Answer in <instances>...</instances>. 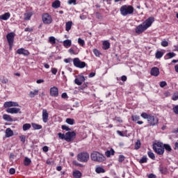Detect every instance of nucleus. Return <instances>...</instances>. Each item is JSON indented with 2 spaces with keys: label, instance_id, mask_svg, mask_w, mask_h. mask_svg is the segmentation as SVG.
Wrapping results in <instances>:
<instances>
[{
  "label": "nucleus",
  "instance_id": "1",
  "mask_svg": "<svg viewBox=\"0 0 178 178\" xmlns=\"http://www.w3.org/2000/svg\"><path fill=\"white\" fill-rule=\"evenodd\" d=\"M155 22V19L154 17H150L147 19L142 24H139L136 29V34H141L144 33L147 29L151 27L152 26V23Z\"/></svg>",
  "mask_w": 178,
  "mask_h": 178
},
{
  "label": "nucleus",
  "instance_id": "2",
  "mask_svg": "<svg viewBox=\"0 0 178 178\" xmlns=\"http://www.w3.org/2000/svg\"><path fill=\"white\" fill-rule=\"evenodd\" d=\"M140 116L143 119H147L149 126H156V124H158V122H159L158 117L147 114V113H143Z\"/></svg>",
  "mask_w": 178,
  "mask_h": 178
},
{
  "label": "nucleus",
  "instance_id": "3",
  "mask_svg": "<svg viewBox=\"0 0 178 178\" xmlns=\"http://www.w3.org/2000/svg\"><path fill=\"white\" fill-rule=\"evenodd\" d=\"M120 12L122 16H129V15H133L134 13V8L133 6L124 5L120 7Z\"/></svg>",
  "mask_w": 178,
  "mask_h": 178
},
{
  "label": "nucleus",
  "instance_id": "4",
  "mask_svg": "<svg viewBox=\"0 0 178 178\" xmlns=\"http://www.w3.org/2000/svg\"><path fill=\"white\" fill-rule=\"evenodd\" d=\"M90 158L94 162H104L106 160L105 156L98 152H93L90 155Z\"/></svg>",
  "mask_w": 178,
  "mask_h": 178
},
{
  "label": "nucleus",
  "instance_id": "5",
  "mask_svg": "<svg viewBox=\"0 0 178 178\" xmlns=\"http://www.w3.org/2000/svg\"><path fill=\"white\" fill-rule=\"evenodd\" d=\"M162 145H163V144L161 142L155 143L153 145V149L156 154H158V155H163V153L165 152V148H163Z\"/></svg>",
  "mask_w": 178,
  "mask_h": 178
},
{
  "label": "nucleus",
  "instance_id": "6",
  "mask_svg": "<svg viewBox=\"0 0 178 178\" xmlns=\"http://www.w3.org/2000/svg\"><path fill=\"white\" fill-rule=\"evenodd\" d=\"M90 159V154L86 152H82L77 155V161L79 162H88Z\"/></svg>",
  "mask_w": 178,
  "mask_h": 178
},
{
  "label": "nucleus",
  "instance_id": "7",
  "mask_svg": "<svg viewBox=\"0 0 178 178\" xmlns=\"http://www.w3.org/2000/svg\"><path fill=\"white\" fill-rule=\"evenodd\" d=\"M73 63L74 66H75V67H79V69H84V67L87 66V63H86V62L80 60V58H74Z\"/></svg>",
  "mask_w": 178,
  "mask_h": 178
},
{
  "label": "nucleus",
  "instance_id": "8",
  "mask_svg": "<svg viewBox=\"0 0 178 178\" xmlns=\"http://www.w3.org/2000/svg\"><path fill=\"white\" fill-rule=\"evenodd\" d=\"M15 33L11 32L6 35L7 41L8 42L10 49L13 47V42L15 41Z\"/></svg>",
  "mask_w": 178,
  "mask_h": 178
},
{
  "label": "nucleus",
  "instance_id": "9",
  "mask_svg": "<svg viewBox=\"0 0 178 178\" xmlns=\"http://www.w3.org/2000/svg\"><path fill=\"white\" fill-rule=\"evenodd\" d=\"M42 20L44 24H51L52 23V17L48 13H44L42 15Z\"/></svg>",
  "mask_w": 178,
  "mask_h": 178
},
{
  "label": "nucleus",
  "instance_id": "10",
  "mask_svg": "<svg viewBox=\"0 0 178 178\" xmlns=\"http://www.w3.org/2000/svg\"><path fill=\"white\" fill-rule=\"evenodd\" d=\"M74 138H76V133L74 131H68L65 134V141L70 143V141H73Z\"/></svg>",
  "mask_w": 178,
  "mask_h": 178
},
{
  "label": "nucleus",
  "instance_id": "11",
  "mask_svg": "<svg viewBox=\"0 0 178 178\" xmlns=\"http://www.w3.org/2000/svg\"><path fill=\"white\" fill-rule=\"evenodd\" d=\"M50 95L51 97H58L59 95V90L56 87L54 86L50 88Z\"/></svg>",
  "mask_w": 178,
  "mask_h": 178
},
{
  "label": "nucleus",
  "instance_id": "12",
  "mask_svg": "<svg viewBox=\"0 0 178 178\" xmlns=\"http://www.w3.org/2000/svg\"><path fill=\"white\" fill-rule=\"evenodd\" d=\"M4 108H11L12 106H19V103L16 102H6L3 104Z\"/></svg>",
  "mask_w": 178,
  "mask_h": 178
},
{
  "label": "nucleus",
  "instance_id": "13",
  "mask_svg": "<svg viewBox=\"0 0 178 178\" xmlns=\"http://www.w3.org/2000/svg\"><path fill=\"white\" fill-rule=\"evenodd\" d=\"M17 54H18V55H24V56H29V55H30L29 50H26L24 48L18 49Z\"/></svg>",
  "mask_w": 178,
  "mask_h": 178
},
{
  "label": "nucleus",
  "instance_id": "14",
  "mask_svg": "<svg viewBox=\"0 0 178 178\" xmlns=\"http://www.w3.org/2000/svg\"><path fill=\"white\" fill-rule=\"evenodd\" d=\"M42 118L44 123H47L48 122V118H49V114L48 113L47 109L42 110Z\"/></svg>",
  "mask_w": 178,
  "mask_h": 178
},
{
  "label": "nucleus",
  "instance_id": "15",
  "mask_svg": "<svg viewBox=\"0 0 178 178\" xmlns=\"http://www.w3.org/2000/svg\"><path fill=\"white\" fill-rule=\"evenodd\" d=\"M21 109L19 108H16V107H14V108H8L6 109V112L8 113H22V112H20Z\"/></svg>",
  "mask_w": 178,
  "mask_h": 178
},
{
  "label": "nucleus",
  "instance_id": "16",
  "mask_svg": "<svg viewBox=\"0 0 178 178\" xmlns=\"http://www.w3.org/2000/svg\"><path fill=\"white\" fill-rule=\"evenodd\" d=\"M150 74L154 76V77H158V76H159V68L156 67L152 68Z\"/></svg>",
  "mask_w": 178,
  "mask_h": 178
},
{
  "label": "nucleus",
  "instance_id": "17",
  "mask_svg": "<svg viewBox=\"0 0 178 178\" xmlns=\"http://www.w3.org/2000/svg\"><path fill=\"white\" fill-rule=\"evenodd\" d=\"M10 17V13H5L4 14L0 15V20H8Z\"/></svg>",
  "mask_w": 178,
  "mask_h": 178
},
{
  "label": "nucleus",
  "instance_id": "18",
  "mask_svg": "<svg viewBox=\"0 0 178 178\" xmlns=\"http://www.w3.org/2000/svg\"><path fill=\"white\" fill-rule=\"evenodd\" d=\"M6 137L9 138V137H13V131L10 128H7L6 129Z\"/></svg>",
  "mask_w": 178,
  "mask_h": 178
},
{
  "label": "nucleus",
  "instance_id": "19",
  "mask_svg": "<svg viewBox=\"0 0 178 178\" xmlns=\"http://www.w3.org/2000/svg\"><path fill=\"white\" fill-rule=\"evenodd\" d=\"M73 26V22L70 21L65 23V31L67 32L70 31L72 30V26Z\"/></svg>",
  "mask_w": 178,
  "mask_h": 178
},
{
  "label": "nucleus",
  "instance_id": "20",
  "mask_svg": "<svg viewBox=\"0 0 178 178\" xmlns=\"http://www.w3.org/2000/svg\"><path fill=\"white\" fill-rule=\"evenodd\" d=\"M65 48H70L72 47V41L70 40H65L63 42Z\"/></svg>",
  "mask_w": 178,
  "mask_h": 178
},
{
  "label": "nucleus",
  "instance_id": "21",
  "mask_svg": "<svg viewBox=\"0 0 178 178\" xmlns=\"http://www.w3.org/2000/svg\"><path fill=\"white\" fill-rule=\"evenodd\" d=\"M39 90L37 89H35L34 90H32L29 92V97L30 98H34L35 95H38Z\"/></svg>",
  "mask_w": 178,
  "mask_h": 178
},
{
  "label": "nucleus",
  "instance_id": "22",
  "mask_svg": "<svg viewBox=\"0 0 178 178\" xmlns=\"http://www.w3.org/2000/svg\"><path fill=\"white\" fill-rule=\"evenodd\" d=\"M3 120H6V122H13V118L8 114H4L3 115Z\"/></svg>",
  "mask_w": 178,
  "mask_h": 178
},
{
  "label": "nucleus",
  "instance_id": "23",
  "mask_svg": "<svg viewBox=\"0 0 178 178\" xmlns=\"http://www.w3.org/2000/svg\"><path fill=\"white\" fill-rule=\"evenodd\" d=\"M111 48V43L108 40H105L103 42V49H109Z\"/></svg>",
  "mask_w": 178,
  "mask_h": 178
},
{
  "label": "nucleus",
  "instance_id": "24",
  "mask_svg": "<svg viewBox=\"0 0 178 178\" xmlns=\"http://www.w3.org/2000/svg\"><path fill=\"white\" fill-rule=\"evenodd\" d=\"M105 155L106 156H107V158H111V155H115V150H113V149H111V150H107L105 152Z\"/></svg>",
  "mask_w": 178,
  "mask_h": 178
},
{
  "label": "nucleus",
  "instance_id": "25",
  "mask_svg": "<svg viewBox=\"0 0 178 178\" xmlns=\"http://www.w3.org/2000/svg\"><path fill=\"white\" fill-rule=\"evenodd\" d=\"M52 8H54V9H58V8H60V1L58 0H56L54 2L52 3Z\"/></svg>",
  "mask_w": 178,
  "mask_h": 178
},
{
  "label": "nucleus",
  "instance_id": "26",
  "mask_svg": "<svg viewBox=\"0 0 178 178\" xmlns=\"http://www.w3.org/2000/svg\"><path fill=\"white\" fill-rule=\"evenodd\" d=\"M31 16H33V13L27 12L24 15V20H30L31 19Z\"/></svg>",
  "mask_w": 178,
  "mask_h": 178
},
{
  "label": "nucleus",
  "instance_id": "27",
  "mask_svg": "<svg viewBox=\"0 0 178 178\" xmlns=\"http://www.w3.org/2000/svg\"><path fill=\"white\" fill-rule=\"evenodd\" d=\"M32 127L34 129V130H41L42 129V126L38 124L33 122L32 124Z\"/></svg>",
  "mask_w": 178,
  "mask_h": 178
},
{
  "label": "nucleus",
  "instance_id": "28",
  "mask_svg": "<svg viewBox=\"0 0 178 178\" xmlns=\"http://www.w3.org/2000/svg\"><path fill=\"white\" fill-rule=\"evenodd\" d=\"M22 129L24 131H27V130H30L31 129V124L29 123L24 124Z\"/></svg>",
  "mask_w": 178,
  "mask_h": 178
},
{
  "label": "nucleus",
  "instance_id": "29",
  "mask_svg": "<svg viewBox=\"0 0 178 178\" xmlns=\"http://www.w3.org/2000/svg\"><path fill=\"white\" fill-rule=\"evenodd\" d=\"M141 147V140L140 139L137 140V141L135 143L134 149H140Z\"/></svg>",
  "mask_w": 178,
  "mask_h": 178
},
{
  "label": "nucleus",
  "instance_id": "30",
  "mask_svg": "<svg viewBox=\"0 0 178 178\" xmlns=\"http://www.w3.org/2000/svg\"><path fill=\"white\" fill-rule=\"evenodd\" d=\"M73 176L75 178H80L81 177V172L79 170H75L73 172Z\"/></svg>",
  "mask_w": 178,
  "mask_h": 178
},
{
  "label": "nucleus",
  "instance_id": "31",
  "mask_svg": "<svg viewBox=\"0 0 178 178\" xmlns=\"http://www.w3.org/2000/svg\"><path fill=\"white\" fill-rule=\"evenodd\" d=\"M49 42L50 44H51L52 45L56 44V38H55V37H54V36H50L49 38Z\"/></svg>",
  "mask_w": 178,
  "mask_h": 178
},
{
  "label": "nucleus",
  "instance_id": "32",
  "mask_svg": "<svg viewBox=\"0 0 178 178\" xmlns=\"http://www.w3.org/2000/svg\"><path fill=\"white\" fill-rule=\"evenodd\" d=\"M176 56V54L175 53H168L165 56V59H172V58H175Z\"/></svg>",
  "mask_w": 178,
  "mask_h": 178
},
{
  "label": "nucleus",
  "instance_id": "33",
  "mask_svg": "<svg viewBox=\"0 0 178 178\" xmlns=\"http://www.w3.org/2000/svg\"><path fill=\"white\" fill-rule=\"evenodd\" d=\"M65 122L66 123H67V124H70L71 126H73V124H74L75 123L74 119H72V118H67Z\"/></svg>",
  "mask_w": 178,
  "mask_h": 178
},
{
  "label": "nucleus",
  "instance_id": "34",
  "mask_svg": "<svg viewBox=\"0 0 178 178\" xmlns=\"http://www.w3.org/2000/svg\"><path fill=\"white\" fill-rule=\"evenodd\" d=\"M24 163L25 166H29L31 163V160L29 157H25Z\"/></svg>",
  "mask_w": 178,
  "mask_h": 178
},
{
  "label": "nucleus",
  "instance_id": "35",
  "mask_svg": "<svg viewBox=\"0 0 178 178\" xmlns=\"http://www.w3.org/2000/svg\"><path fill=\"white\" fill-rule=\"evenodd\" d=\"M96 173H105V170L102 167H97L95 169Z\"/></svg>",
  "mask_w": 178,
  "mask_h": 178
},
{
  "label": "nucleus",
  "instance_id": "36",
  "mask_svg": "<svg viewBox=\"0 0 178 178\" xmlns=\"http://www.w3.org/2000/svg\"><path fill=\"white\" fill-rule=\"evenodd\" d=\"M78 44H79L81 47H84L86 45V42L84 41V40L81 39V38H79Z\"/></svg>",
  "mask_w": 178,
  "mask_h": 178
},
{
  "label": "nucleus",
  "instance_id": "37",
  "mask_svg": "<svg viewBox=\"0 0 178 178\" xmlns=\"http://www.w3.org/2000/svg\"><path fill=\"white\" fill-rule=\"evenodd\" d=\"M163 56V52L159 51L156 53V59H161V58H162Z\"/></svg>",
  "mask_w": 178,
  "mask_h": 178
},
{
  "label": "nucleus",
  "instance_id": "38",
  "mask_svg": "<svg viewBox=\"0 0 178 178\" xmlns=\"http://www.w3.org/2000/svg\"><path fill=\"white\" fill-rule=\"evenodd\" d=\"M0 81L1 83H2L3 84H7V83L9 81V80H8V79H6V77H1L0 79Z\"/></svg>",
  "mask_w": 178,
  "mask_h": 178
},
{
  "label": "nucleus",
  "instance_id": "39",
  "mask_svg": "<svg viewBox=\"0 0 178 178\" xmlns=\"http://www.w3.org/2000/svg\"><path fill=\"white\" fill-rule=\"evenodd\" d=\"M163 147L166 151H168V152H170V151H172V147H170V145L165 144Z\"/></svg>",
  "mask_w": 178,
  "mask_h": 178
},
{
  "label": "nucleus",
  "instance_id": "40",
  "mask_svg": "<svg viewBox=\"0 0 178 178\" xmlns=\"http://www.w3.org/2000/svg\"><path fill=\"white\" fill-rule=\"evenodd\" d=\"M147 154L149 158H150L151 159H153V160L155 159V154H154V152H148Z\"/></svg>",
  "mask_w": 178,
  "mask_h": 178
},
{
  "label": "nucleus",
  "instance_id": "41",
  "mask_svg": "<svg viewBox=\"0 0 178 178\" xmlns=\"http://www.w3.org/2000/svg\"><path fill=\"white\" fill-rule=\"evenodd\" d=\"M59 138H60L61 140H66V134H63L62 133H58V134Z\"/></svg>",
  "mask_w": 178,
  "mask_h": 178
},
{
  "label": "nucleus",
  "instance_id": "42",
  "mask_svg": "<svg viewBox=\"0 0 178 178\" xmlns=\"http://www.w3.org/2000/svg\"><path fill=\"white\" fill-rule=\"evenodd\" d=\"M131 119L134 122H137V120H140V116H138V115H132Z\"/></svg>",
  "mask_w": 178,
  "mask_h": 178
},
{
  "label": "nucleus",
  "instance_id": "43",
  "mask_svg": "<svg viewBox=\"0 0 178 178\" xmlns=\"http://www.w3.org/2000/svg\"><path fill=\"white\" fill-rule=\"evenodd\" d=\"M172 111L174 112V113H175V115H178V105L175 106L172 108Z\"/></svg>",
  "mask_w": 178,
  "mask_h": 178
},
{
  "label": "nucleus",
  "instance_id": "44",
  "mask_svg": "<svg viewBox=\"0 0 178 178\" xmlns=\"http://www.w3.org/2000/svg\"><path fill=\"white\" fill-rule=\"evenodd\" d=\"M172 99L173 101H177V99H178V92H175V93L172 95Z\"/></svg>",
  "mask_w": 178,
  "mask_h": 178
},
{
  "label": "nucleus",
  "instance_id": "45",
  "mask_svg": "<svg viewBox=\"0 0 178 178\" xmlns=\"http://www.w3.org/2000/svg\"><path fill=\"white\" fill-rule=\"evenodd\" d=\"M147 160V157L143 156V157H142V159H140L139 162H140V163H146Z\"/></svg>",
  "mask_w": 178,
  "mask_h": 178
},
{
  "label": "nucleus",
  "instance_id": "46",
  "mask_svg": "<svg viewBox=\"0 0 178 178\" xmlns=\"http://www.w3.org/2000/svg\"><path fill=\"white\" fill-rule=\"evenodd\" d=\"M161 44L162 47H168V45H169V42H168V41H166V40H163L161 42Z\"/></svg>",
  "mask_w": 178,
  "mask_h": 178
},
{
  "label": "nucleus",
  "instance_id": "47",
  "mask_svg": "<svg viewBox=\"0 0 178 178\" xmlns=\"http://www.w3.org/2000/svg\"><path fill=\"white\" fill-rule=\"evenodd\" d=\"M19 138H20L22 143H23V144H24L26 143V136L22 135L19 136Z\"/></svg>",
  "mask_w": 178,
  "mask_h": 178
},
{
  "label": "nucleus",
  "instance_id": "48",
  "mask_svg": "<svg viewBox=\"0 0 178 178\" xmlns=\"http://www.w3.org/2000/svg\"><path fill=\"white\" fill-rule=\"evenodd\" d=\"M75 84H77V86H81L83 83L80 81L79 78L75 79Z\"/></svg>",
  "mask_w": 178,
  "mask_h": 178
},
{
  "label": "nucleus",
  "instance_id": "49",
  "mask_svg": "<svg viewBox=\"0 0 178 178\" xmlns=\"http://www.w3.org/2000/svg\"><path fill=\"white\" fill-rule=\"evenodd\" d=\"M124 156L123 155H120L118 157V161L122 163V162H123V161H124Z\"/></svg>",
  "mask_w": 178,
  "mask_h": 178
},
{
  "label": "nucleus",
  "instance_id": "50",
  "mask_svg": "<svg viewBox=\"0 0 178 178\" xmlns=\"http://www.w3.org/2000/svg\"><path fill=\"white\" fill-rule=\"evenodd\" d=\"M61 128L63 130H65L66 131H69L70 130V128L66 125H63Z\"/></svg>",
  "mask_w": 178,
  "mask_h": 178
},
{
  "label": "nucleus",
  "instance_id": "51",
  "mask_svg": "<svg viewBox=\"0 0 178 178\" xmlns=\"http://www.w3.org/2000/svg\"><path fill=\"white\" fill-rule=\"evenodd\" d=\"M9 173L10 175H15V173H16V170H15V168H10L9 170Z\"/></svg>",
  "mask_w": 178,
  "mask_h": 178
},
{
  "label": "nucleus",
  "instance_id": "52",
  "mask_svg": "<svg viewBox=\"0 0 178 178\" xmlns=\"http://www.w3.org/2000/svg\"><path fill=\"white\" fill-rule=\"evenodd\" d=\"M67 3L68 5H76V0H68Z\"/></svg>",
  "mask_w": 178,
  "mask_h": 178
},
{
  "label": "nucleus",
  "instance_id": "53",
  "mask_svg": "<svg viewBox=\"0 0 178 178\" xmlns=\"http://www.w3.org/2000/svg\"><path fill=\"white\" fill-rule=\"evenodd\" d=\"M115 120H116V122H118V123H123V120H122V118H120V117H115Z\"/></svg>",
  "mask_w": 178,
  "mask_h": 178
},
{
  "label": "nucleus",
  "instance_id": "54",
  "mask_svg": "<svg viewBox=\"0 0 178 178\" xmlns=\"http://www.w3.org/2000/svg\"><path fill=\"white\" fill-rule=\"evenodd\" d=\"M81 83H83V81H86V78H84V76H79V78Z\"/></svg>",
  "mask_w": 178,
  "mask_h": 178
},
{
  "label": "nucleus",
  "instance_id": "55",
  "mask_svg": "<svg viewBox=\"0 0 178 178\" xmlns=\"http://www.w3.org/2000/svg\"><path fill=\"white\" fill-rule=\"evenodd\" d=\"M72 60H73V59H72L70 58L64 59V62L65 63H70V62H72Z\"/></svg>",
  "mask_w": 178,
  "mask_h": 178
},
{
  "label": "nucleus",
  "instance_id": "56",
  "mask_svg": "<svg viewBox=\"0 0 178 178\" xmlns=\"http://www.w3.org/2000/svg\"><path fill=\"white\" fill-rule=\"evenodd\" d=\"M52 74H56L58 73V70L56 68H51Z\"/></svg>",
  "mask_w": 178,
  "mask_h": 178
},
{
  "label": "nucleus",
  "instance_id": "57",
  "mask_svg": "<svg viewBox=\"0 0 178 178\" xmlns=\"http://www.w3.org/2000/svg\"><path fill=\"white\" fill-rule=\"evenodd\" d=\"M165 86H166V81L160 82V87H161L162 88H163V87H165Z\"/></svg>",
  "mask_w": 178,
  "mask_h": 178
},
{
  "label": "nucleus",
  "instance_id": "58",
  "mask_svg": "<svg viewBox=\"0 0 178 178\" xmlns=\"http://www.w3.org/2000/svg\"><path fill=\"white\" fill-rule=\"evenodd\" d=\"M79 17H80L81 20H86V19H87V15H81Z\"/></svg>",
  "mask_w": 178,
  "mask_h": 178
},
{
  "label": "nucleus",
  "instance_id": "59",
  "mask_svg": "<svg viewBox=\"0 0 178 178\" xmlns=\"http://www.w3.org/2000/svg\"><path fill=\"white\" fill-rule=\"evenodd\" d=\"M68 52L71 54V55H76V52H74V50L72 48L68 50Z\"/></svg>",
  "mask_w": 178,
  "mask_h": 178
},
{
  "label": "nucleus",
  "instance_id": "60",
  "mask_svg": "<svg viewBox=\"0 0 178 178\" xmlns=\"http://www.w3.org/2000/svg\"><path fill=\"white\" fill-rule=\"evenodd\" d=\"M93 52L96 56H99V51H98L97 49H95Z\"/></svg>",
  "mask_w": 178,
  "mask_h": 178
},
{
  "label": "nucleus",
  "instance_id": "61",
  "mask_svg": "<svg viewBox=\"0 0 178 178\" xmlns=\"http://www.w3.org/2000/svg\"><path fill=\"white\" fill-rule=\"evenodd\" d=\"M117 134H118V136H120L121 137H124V134H123V132H122L121 131H117Z\"/></svg>",
  "mask_w": 178,
  "mask_h": 178
},
{
  "label": "nucleus",
  "instance_id": "62",
  "mask_svg": "<svg viewBox=\"0 0 178 178\" xmlns=\"http://www.w3.org/2000/svg\"><path fill=\"white\" fill-rule=\"evenodd\" d=\"M61 97L63 98V99L67 98V93L63 92V93L61 95Z\"/></svg>",
  "mask_w": 178,
  "mask_h": 178
},
{
  "label": "nucleus",
  "instance_id": "63",
  "mask_svg": "<svg viewBox=\"0 0 178 178\" xmlns=\"http://www.w3.org/2000/svg\"><path fill=\"white\" fill-rule=\"evenodd\" d=\"M95 72H91L90 74H89L88 77L90 79H91L92 77H95Z\"/></svg>",
  "mask_w": 178,
  "mask_h": 178
},
{
  "label": "nucleus",
  "instance_id": "64",
  "mask_svg": "<svg viewBox=\"0 0 178 178\" xmlns=\"http://www.w3.org/2000/svg\"><path fill=\"white\" fill-rule=\"evenodd\" d=\"M148 178H156V175H155L154 174H149L148 175Z\"/></svg>",
  "mask_w": 178,
  "mask_h": 178
}]
</instances>
